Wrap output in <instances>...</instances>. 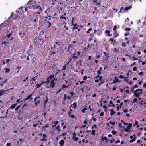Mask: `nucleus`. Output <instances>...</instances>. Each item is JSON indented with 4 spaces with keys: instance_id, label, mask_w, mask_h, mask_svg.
Returning <instances> with one entry per match:
<instances>
[{
    "instance_id": "49",
    "label": "nucleus",
    "mask_w": 146,
    "mask_h": 146,
    "mask_svg": "<svg viewBox=\"0 0 146 146\" xmlns=\"http://www.w3.org/2000/svg\"><path fill=\"white\" fill-rule=\"evenodd\" d=\"M117 28V26L116 25H115L114 26L113 28V30L114 31L115 33H116V29Z\"/></svg>"
},
{
    "instance_id": "39",
    "label": "nucleus",
    "mask_w": 146,
    "mask_h": 146,
    "mask_svg": "<svg viewBox=\"0 0 146 146\" xmlns=\"http://www.w3.org/2000/svg\"><path fill=\"white\" fill-rule=\"evenodd\" d=\"M92 30V28H90L89 29H88L86 31V33L88 34L89 33H90V31H91Z\"/></svg>"
},
{
    "instance_id": "24",
    "label": "nucleus",
    "mask_w": 146,
    "mask_h": 146,
    "mask_svg": "<svg viewBox=\"0 0 146 146\" xmlns=\"http://www.w3.org/2000/svg\"><path fill=\"white\" fill-rule=\"evenodd\" d=\"M102 70V68L101 67H100V68L99 69V70H98L97 72V73L98 74H101V71Z\"/></svg>"
},
{
    "instance_id": "58",
    "label": "nucleus",
    "mask_w": 146,
    "mask_h": 146,
    "mask_svg": "<svg viewBox=\"0 0 146 146\" xmlns=\"http://www.w3.org/2000/svg\"><path fill=\"white\" fill-rule=\"evenodd\" d=\"M109 123L110 124H112L113 125H115V122H112L111 121H110L109 122Z\"/></svg>"
},
{
    "instance_id": "22",
    "label": "nucleus",
    "mask_w": 146,
    "mask_h": 146,
    "mask_svg": "<svg viewBox=\"0 0 146 146\" xmlns=\"http://www.w3.org/2000/svg\"><path fill=\"white\" fill-rule=\"evenodd\" d=\"M119 35V34L118 33H117L116 32L115 33H115H114L113 36L114 38H116L118 37Z\"/></svg>"
},
{
    "instance_id": "32",
    "label": "nucleus",
    "mask_w": 146,
    "mask_h": 146,
    "mask_svg": "<svg viewBox=\"0 0 146 146\" xmlns=\"http://www.w3.org/2000/svg\"><path fill=\"white\" fill-rule=\"evenodd\" d=\"M87 110V108L86 107H84L82 110V112L83 113H84L86 110Z\"/></svg>"
},
{
    "instance_id": "64",
    "label": "nucleus",
    "mask_w": 146,
    "mask_h": 146,
    "mask_svg": "<svg viewBox=\"0 0 146 146\" xmlns=\"http://www.w3.org/2000/svg\"><path fill=\"white\" fill-rule=\"evenodd\" d=\"M137 70V68L136 67H134L133 69V71H135Z\"/></svg>"
},
{
    "instance_id": "54",
    "label": "nucleus",
    "mask_w": 146,
    "mask_h": 146,
    "mask_svg": "<svg viewBox=\"0 0 146 146\" xmlns=\"http://www.w3.org/2000/svg\"><path fill=\"white\" fill-rule=\"evenodd\" d=\"M105 33H106L108 34V35H109V34L110 33V31L109 30H106L105 31Z\"/></svg>"
},
{
    "instance_id": "18",
    "label": "nucleus",
    "mask_w": 146,
    "mask_h": 146,
    "mask_svg": "<svg viewBox=\"0 0 146 146\" xmlns=\"http://www.w3.org/2000/svg\"><path fill=\"white\" fill-rule=\"evenodd\" d=\"M39 41V39H38L37 37H35L33 43H38Z\"/></svg>"
},
{
    "instance_id": "27",
    "label": "nucleus",
    "mask_w": 146,
    "mask_h": 146,
    "mask_svg": "<svg viewBox=\"0 0 146 146\" xmlns=\"http://www.w3.org/2000/svg\"><path fill=\"white\" fill-rule=\"evenodd\" d=\"M42 85L41 83L40 84H37L35 86V87L36 88V89H37L38 88H39Z\"/></svg>"
},
{
    "instance_id": "51",
    "label": "nucleus",
    "mask_w": 146,
    "mask_h": 146,
    "mask_svg": "<svg viewBox=\"0 0 146 146\" xmlns=\"http://www.w3.org/2000/svg\"><path fill=\"white\" fill-rule=\"evenodd\" d=\"M111 133H112V134L113 135H115L117 133L116 131H114V130L112 131Z\"/></svg>"
},
{
    "instance_id": "6",
    "label": "nucleus",
    "mask_w": 146,
    "mask_h": 146,
    "mask_svg": "<svg viewBox=\"0 0 146 146\" xmlns=\"http://www.w3.org/2000/svg\"><path fill=\"white\" fill-rule=\"evenodd\" d=\"M33 93H31L26 98H25L24 99V102H25L27 100H29V101H30L32 99V96L33 95Z\"/></svg>"
},
{
    "instance_id": "50",
    "label": "nucleus",
    "mask_w": 146,
    "mask_h": 146,
    "mask_svg": "<svg viewBox=\"0 0 146 146\" xmlns=\"http://www.w3.org/2000/svg\"><path fill=\"white\" fill-rule=\"evenodd\" d=\"M124 80L126 82H128V81L129 80V79H128V77H125L124 78Z\"/></svg>"
},
{
    "instance_id": "1",
    "label": "nucleus",
    "mask_w": 146,
    "mask_h": 146,
    "mask_svg": "<svg viewBox=\"0 0 146 146\" xmlns=\"http://www.w3.org/2000/svg\"><path fill=\"white\" fill-rule=\"evenodd\" d=\"M27 4L28 8L30 9L35 10L37 9L39 11H42V8L36 0H30Z\"/></svg>"
},
{
    "instance_id": "11",
    "label": "nucleus",
    "mask_w": 146,
    "mask_h": 146,
    "mask_svg": "<svg viewBox=\"0 0 146 146\" xmlns=\"http://www.w3.org/2000/svg\"><path fill=\"white\" fill-rule=\"evenodd\" d=\"M114 38H110V39L109 41H111L112 42L111 43V44H112L113 46H114L116 42L115 40L114 39Z\"/></svg>"
},
{
    "instance_id": "55",
    "label": "nucleus",
    "mask_w": 146,
    "mask_h": 146,
    "mask_svg": "<svg viewBox=\"0 0 146 146\" xmlns=\"http://www.w3.org/2000/svg\"><path fill=\"white\" fill-rule=\"evenodd\" d=\"M63 68L62 70H66V66L64 65L62 66Z\"/></svg>"
},
{
    "instance_id": "46",
    "label": "nucleus",
    "mask_w": 146,
    "mask_h": 146,
    "mask_svg": "<svg viewBox=\"0 0 146 146\" xmlns=\"http://www.w3.org/2000/svg\"><path fill=\"white\" fill-rule=\"evenodd\" d=\"M78 27H74L73 26L72 27V30H76L77 29H78Z\"/></svg>"
},
{
    "instance_id": "60",
    "label": "nucleus",
    "mask_w": 146,
    "mask_h": 146,
    "mask_svg": "<svg viewBox=\"0 0 146 146\" xmlns=\"http://www.w3.org/2000/svg\"><path fill=\"white\" fill-rule=\"evenodd\" d=\"M73 25L74 27H75V26L76 27H78L79 26V25L77 23L74 24H73Z\"/></svg>"
},
{
    "instance_id": "63",
    "label": "nucleus",
    "mask_w": 146,
    "mask_h": 146,
    "mask_svg": "<svg viewBox=\"0 0 146 146\" xmlns=\"http://www.w3.org/2000/svg\"><path fill=\"white\" fill-rule=\"evenodd\" d=\"M96 125L94 124L93 126H92L91 127V129H93L94 128H96Z\"/></svg>"
},
{
    "instance_id": "38",
    "label": "nucleus",
    "mask_w": 146,
    "mask_h": 146,
    "mask_svg": "<svg viewBox=\"0 0 146 146\" xmlns=\"http://www.w3.org/2000/svg\"><path fill=\"white\" fill-rule=\"evenodd\" d=\"M21 106V105H19L15 109V111H17L20 108Z\"/></svg>"
},
{
    "instance_id": "41",
    "label": "nucleus",
    "mask_w": 146,
    "mask_h": 146,
    "mask_svg": "<svg viewBox=\"0 0 146 146\" xmlns=\"http://www.w3.org/2000/svg\"><path fill=\"white\" fill-rule=\"evenodd\" d=\"M138 122L136 121H135V124H134L133 125L134 126H135L136 125H137V127H139V125H138Z\"/></svg>"
},
{
    "instance_id": "29",
    "label": "nucleus",
    "mask_w": 146,
    "mask_h": 146,
    "mask_svg": "<svg viewBox=\"0 0 146 146\" xmlns=\"http://www.w3.org/2000/svg\"><path fill=\"white\" fill-rule=\"evenodd\" d=\"M131 6H129V7H127V6L125 8V9H124V10H126V11H127L129 9H130V8H131Z\"/></svg>"
},
{
    "instance_id": "14",
    "label": "nucleus",
    "mask_w": 146,
    "mask_h": 146,
    "mask_svg": "<svg viewBox=\"0 0 146 146\" xmlns=\"http://www.w3.org/2000/svg\"><path fill=\"white\" fill-rule=\"evenodd\" d=\"M72 108H73L74 109H75L77 107V103L76 102H74L72 104H71L70 106Z\"/></svg>"
},
{
    "instance_id": "23",
    "label": "nucleus",
    "mask_w": 146,
    "mask_h": 146,
    "mask_svg": "<svg viewBox=\"0 0 146 146\" xmlns=\"http://www.w3.org/2000/svg\"><path fill=\"white\" fill-rule=\"evenodd\" d=\"M110 111L111 112L110 113V115L111 116H112L115 113L113 109H110Z\"/></svg>"
},
{
    "instance_id": "26",
    "label": "nucleus",
    "mask_w": 146,
    "mask_h": 146,
    "mask_svg": "<svg viewBox=\"0 0 146 146\" xmlns=\"http://www.w3.org/2000/svg\"><path fill=\"white\" fill-rule=\"evenodd\" d=\"M132 125L131 123H129L128 125V126H127V128L128 129H130L131 127H132Z\"/></svg>"
},
{
    "instance_id": "15",
    "label": "nucleus",
    "mask_w": 146,
    "mask_h": 146,
    "mask_svg": "<svg viewBox=\"0 0 146 146\" xmlns=\"http://www.w3.org/2000/svg\"><path fill=\"white\" fill-rule=\"evenodd\" d=\"M101 138L102 140L101 141H103L105 140L106 142H107L109 141V139H107V138L106 137H103L102 136L101 137Z\"/></svg>"
},
{
    "instance_id": "21",
    "label": "nucleus",
    "mask_w": 146,
    "mask_h": 146,
    "mask_svg": "<svg viewBox=\"0 0 146 146\" xmlns=\"http://www.w3.org/2000/svg\"><path fill=\"white\" fill-rule=\"evenodd\" d=\"M46 100H44V103L43 104L44 105V106H45L46 105L48 101V98L47 97V96H46Z\"/></svg>"
},
{
    "instance_id": "48",
    "label": "nucleus",
    "mask_w": 146,
    "mask_h": 146,
    "mask_svg": "<svg viewBox=\"0 0 146 146\" xmlns=\"http://www.w3.org/2000/svg\"><path fill=\"white\" fill-rule=\"evenodd\" d=\"M56 1V0H52V4L54 5H55Z\"/></svg>"
},
{
    "instance_id": "36",
    "label": "nucleus",
    "mask_w": 146,
    "mask_h": 146,
    "mask_svg": "<svg viewBox=\"0 0 146 146\" xmlns=\"http://www.w3.org/2000/svg\"><path fill=\"white\" fill-rule=\"evenodd\" d=\"M67 94H65L64 95V97L63 98L64 100L65 101L66 100V98H67Z\"/></svg>"
},
{
    "instance_id": "16",
    "label": "nucleus",
    "mask_w": 146,
    "mask_h": 146,
    "mask_svg": "<svg viewBox=\"0 0 146 146\" xmlns=\"http://www.w3.org/2000/svg\"><path fill=\"white\" fill-rule=\"evenodd\" d=\"M54 77V74L50 75L47 78V80L50 81Z\"/></svg>"
},
{
    "instance_id": "30",
    "label": "nucleus",
    "mask_w": 146,
    "mask_h": 146,
    "mask_svg": "<svg viewBox=\"0 0 146 146\" xmlns=\"http://www.w3.org/2000/svg\"><path fill=\"white\" fill-rule=\"evenodd\" d=\"M82 61L81 59L78 60V62L77 63V64H79L80 66H81L82 65Z\"/></svg>"
},
{
    "instance_id": "2",
    "label": "nucleus",
    "mask_w": 146,
    "mask_h": 146,
    "mask_svg": "<svg viewBox=\"0 0 146 146\" xmlns=\"http://www.w3.org/2000/svg\"><path fill=\"white\" fill-rule=\"evenodd\" d=\"M142 90L141 89H137L133 92L134 95L137 98H138L141 94H142L141 92Z\"/></svg>"
},
{
    "instance_id": "34",
    "label": "nucleus",
    "mask_w": 146,
    "mask_h": 146,
    "mask_svg": "<svg viewBox=\"0 0 146 146\" xmlns=\"http://www.w3.org/2000/svg\"><path fill=\"white\" fill-rule=\"evenodd\" d=\"M96 131L95 130H92L91 132V135H94L95 134Z\"/></svg>"
},
{
    "instance_id": "53",
    "label": "nucleus",
    "mask_w": 146,
    "mask_h": 146,
    "mask_svg": "<svg viewBox=\"0 0 146 146\" xmlns=\"http://www.w3.org/2000/svg\"><path fill=\"white\" fill-rule=\"evenodd\" d=\"M36 77H33L31 78V80L33 81H35L36 80Z\"/></svg>"
},
{
    "instance_id": "25",
    "label": "nucleus",
    "mask_w": 146,
    "mask_h": 146,
    "mask_svg": "<svg viewBox=\"0 0 146 146\" xmlns=\"http://www.w3.org/2000/svg\"><path fill=\"white\" fill-rule=\"evenodd\" d=\"M133 136H134V137L133 139H132L131 140L129 141V142L130 143H132V142H133V141H134L135 140V139H136V137H135V135H134V134H133Z\"/></svg>"
},
{
    "instance_id": "3",
    "label": "nucleus",
    "mask_w": 146,
    "mask_h": 146,
    "mask_svg": "<svg viewBox=\"0 0 146 146\" xmlns=\"http://www.w3.org/2000/svg\"><path fill=\"white\" fill-rule=\"evenodd\" d=\"M76 50L74 52V53L72 54L71 57L69 58V60H68V62H70L72 58H74L75 60H76L78 58V57L77 56H76Z\"/></svg>"
},
{
    "instance_id": "37",
    "label": "nucleus",
    "mask_w": 146,
    "mask_h": 146,
    "mask_svg": "<svg viewBox=\"0 0 146 146\" xmlns=\"http://www.w3.org/2000/svg\"><path fill=\"white\" fill-rule=\"evenodd\" d=\"M4 69L5 70V73H9L10 71V69L9 68H5Z\"/></svg>"
},
{
    "instance_id": "8",
    "label": "nucleus",
    "mask_w": 146,
    "mask_h": 146,
    "mask_svg": "<svg viewBox=\"0 0 146 146\" xmlns=\"http://www.w3.org/2000/svg\"><path fill=\"white\" fill-rule=\"evenodd\" d=\"M101 0H93V3L95 4L99 7L100 4Z\"/></svg>"
},
{
    "instance_id": "40",
    "label": "nucleus",
    "mask_w": 146,
    "mask_h": 146,
    "mask_svg": "<svg viewBox=\"0 0 146 146\" xmlns=\"http://www.w3.org/2000/svg\"><path fill=\"white\" fill-rule=\"evenodd\" d=\"M126 43H125V42H123L122 43L121 45L122 47H124L126 46Z\"/></svg>"
},
{
    "instance_id": "9",
    "label": "nucleus",
    "mask_w": 146,
    "mask_h": 146,
    "mask_svg": "<svg viewBox=\"0 0 146 146\" xmlns=\"http://www.w3.org/2000/svg\"><path fill=\"white\" fill-rule=\"evenodd\" d=\"M7 80V79H5L4 80H3V78L2 77L0 78V86H3V84L6 82Z\"/></svg>"
},
{
    "instance_id": "61",
    "label": "nucleus",
    "mask_w": 146,
    "mask_h": 146,
    "mask_svg": "<svg viewBox=\"0 0 146 146\" xmlns=\"http://www.w3.org/2000/svg\"><path fill=\"white\" fill-rule=\"evenodd\" d=\"M66 87V85L64 84H63L62 85V86L61 88L64 89Z\"/></svg>"
},
{
    "instance_id": "44",
    "label": "nucleus",
    "mask_w": 146,
    "mask_h": 146,
    "mask_svg": "<svg viewBox=\"0 0 146 146\" xmlns=\"http://www.w3.org/2000/svg\"><path fill=\"white\" fill-rule=\"evenodd\" d=\"M47 140V139L46 138L43 137V138L40 140V141H45Z\"/></svg>"
},
{
    "instance_id": "62",
    "label": "nucleus",
    "mask_w": 146,
    "mask_h": 146,
    "mask_svg": "<svg viewBox=\"0 0 146 146\" xmlns=\"http://www.w3.org/2000/svg\"><path fill=\"white\" fill-rule=\"evenodd\" d=\"M87 76H85L83 77V80H86L87 79Z\"/></svg>"
},
{
    "instance_id": "4",
    "label": "nucleus",
    "mask_w": 146,
    "mask_h": 146,
    "mask_svg": "<svg viewBox=\"0 0 146 146\" xmlns=\"http://www.w3.org/2000/svg\"><path fill=\"white\" fill-rule=\"evenodd\" d=\"M57 45L56 44H54L53 47H51V50L50 52V55L56 53V52L54 51V49H57Z\"/></svg>"
},
{
    "instance_id": "13",
    "label": "nucleus",
    "mask_w": 146,
    "mask_h": 146,
    "mask_svg": "<svg viewBox=\"0 0 146 146\" xmlns=\"http://www.w3.org/2000/svg\"><path fill=\"white\" fill-rule=\"evenodd\" d=\"M118 82H120V81H118V79L117 77H115V78L112 81V83L113 84H115Z\"/></svg>"
},
{
    "instance_id": "57",
    "label": "nucleus",
    "mask_w": 146,
    "mask_h": 146,
    "mask_svg": "<svg viewBox=\"0 0 146 146\" xmlns=\"http://www.w3.org/2000/svg\"><path fill=\"white\" fill-rule=\"evenodd\" d=\"M138 100L136 98H134L133 100V103H135L136 102H137Z\"/></svg>"
},
{
    "instance_id": "31",
    "label": "nucleus",
    "mask_w": 146,
    "mask_h": 146,
    "mask_svg": "<svg viewBox=\"0 0 146 146\" xmlns=\"http://www.w3.org/2000/svg\"><path fill=\"white\" fill-rule=\"evenodd\" d=\"M46 127L49 128V126L48 124L46 125L45 126H44L42 127L43 130L46 131L45 129V128Z\"/></svg>"
},
{
    "instance_id": "45",
    "label": "nucleus",
    "mask_w": 146,
    "mask_h": 146,
    "mask_svg": "<svg viewBox=\"0 0 146 146\" xmlns=\"http://www.w3.org/2000/svg\"><path fill=\"white\" fill-rule=\"evenodd\" d=\"M73 46V45L72 44H71L70 45H69L68 47V50L69 49H70V48L71 47H72Z\"/></svg>"
},
{
    "instance_id": "5",
    "label": "nucleus",
    "mask_w": 146,
    "mask_h": 146,
    "mask_svg": "<svg viewBox=\"0 0 146 146\" xmlns=\"http://www.w3.org/2000/svg\"><path fill=\"white\" fill-rule=\"evenodd\" d=\"M40 98V96H38V97H36L35 98L34 100V101L35 102V106H36L38 105L39 104L40 100H38V99Z\"/></svg>"
},
{
    "instance_id": "17",
    "label": "nucleus",
    "mask_w": 146,
    "mask_h": 146,
    "mask_svg": "<svg viewBox=\"0 0 146 146\" xmlns=\"http://www.w3.org/2000/svg\"><path fill=\"white\" fill-rule=\"evenodd\" d=\"M7 91L6 90H3V89L0 90V97L1 96L3 95L5 92Z\"/></svg>"
},
{
    "instance_id": "20",
    "label": "nucleus",
    "mask_w": 146,
    "mask_h": 146,
    "mask_svg": "<svg viewBox=\"0 0 146 146\" xmlns=\"http://www.w3.org/2000/svg\"><path fill=\"white\" fill-rule=\"evenodd\" d=\"M17 105V103H16L12 105L11 107L8 109H13L15 108L16 106V105Z\"/></svg>"
},
{
    "instance_id": "19",
    "label": "nucleus",
    "mask_w": 146,
    "mask_h": 146,
    "mask_svg": "<svg viewBox=\"0 0 146 146\" xmlns=\"http://www.w3.org/2000/svg\"><path fill=\"white\" fill-rule=\"evenodd\" d=\"M46 26L48 28H49L51 25V23L50 22H45Z\"/></svg>"
},
{
    "instance_id": "10",
    "label": "nucleus",
    "mask_w": 146,
    "mask_h": 146,
    "mask_svg": "<svg viewBox=\"0 0 146 146\" xmlns=\"http://www.w3.org/2000/svg\"><path fill=\"white\" fill-rule=\"evenodd\" d=\"M55 83L53 80H51L50 84V88H53L55 86Z\"/></svg>"
},
{
    "instance_id": "33",
    "label": "nucleus",
    "mask_w": 146,
    "mask_h": 146,
    "mask_svg": "<svg viewBox=\"0 0 146 146\" xmlns=\"http://www.w3.org/2000/svg\"><path fill=\"white\" fill-rule=\"evenodd\" d=\"M104 55L107 56V59H108L109 57V54L108 53H106L105 52H104Z\"/></svg>"
},
{
    "instance_id": "47",
    "label": "nucleus",
    "mask_w": 146,
    "mask_h": 146,
    "mask_svg": "<svg viewBox=\"0 0 146 146\" xmlns=\"http://www.w3.org/2000/svg\"><path fill=\"white\" fill-rule=\"evenodd\" d=\"M63 15L61 16L60 17V19H63L66 20V18L65 17L63 16Z\"/></svg>"
},
{
    "instance_id": "12",
    "label": "nucleus",
    "mask_w": 146,
    "mask_h": 146,
    "mask_svg": "<svg viewBox=\"0 0 146 146\" xmlns=\"http://www.w3.org/2000/svg\"><path fill=\"white\" fill-rule=\"evenodd\" d=\"M73 134V139L75 141H77L78 140V138L77 137H76V134L75 133H74L72 134Z\"/></svg>"
},
{
    "instance_id": "52",
    "label": "nucleus",
    "mask_w": 146,
    "mask_h": 146,
    "mask_svg": "<svg viewBox=\"0 0 146 146\" xmlns=\"http://www.w3.org/2000/svg\"><path fill=\"white\" fill-rule=\"evenodd\" d=\"M55 44H56L57 45H60L61 44V43L60 42H56Z\"/></svg>"
},
{
    "instance_id": "35",
    "label": "nucleus",
    "mask_w": 146,
    "mask_h": 146,
    "mask_svg": "<svg viewBox=\"0 0 146 146\" xmlns=\"http://www.w3.org/2000/svg\"><path fill=\"white\" fill-rule=\"evenodd\" d=\"M125 40H127V41L126 42V44H129V41L128 40V38L127 37L125 38Z\"/></svg>"
},
{
    "instance_id": "7",
    "label": "nucleus",
    "mask_w": 146,
    "mask_h": 146,
    "mask_svg": "<svg viewBox=\"0 0 146 146\" xmlns=\"http://www.w3.org/2000/svg\"><path fill=\"white\" fill-rule=\"evenodd\" d=\"M52 16L47 15V16L44 17V23L50 22L49 21L51 20Z\"/></svg>"
},
{
    "instance_id": "43",
    "label": "nucleus",
    "mask_w": 146,
    "mask_h": 146,
    "mask_svg": "<svg viewBox=\"0 0 146 146\" xmlns=\"http://www.w3.org/2000/svg\"><path fill=\"white\" fill-rule=\"evenodd\" d=\"M80 54V51H76V56H77L78 57V56H79Z\"/></svg>"
},
{
    "instance_id": "42",
    "label": "nucleus",
    "mask_w": 146,
    "mask_h": 146,
    "mask_svg": "<svg viewBox=\"0 0 146 146\" xmlns=\"http://www.w3.org/2000/svg\"><path fill=\"white\" fill-rule=\"evenodd\" d=\"M140 104L141 105H144L145 104H146V103H145V102H143V101L142 100H141V102H140Z\"/></svg>"
},
{
    "instance_id": "59",
    "label": "nucleus",
    "mask_w": 146,
    "mask_h": 146,
    "mask_svg": "<svg viewBox=\"0 0 146 146\" xmlns=\"http://www.w3.org/2000/svg\"><path fill=\"white\" fill-rule=\"evenodd\" d=\"M11 35H12V33H9V34H8L7 35V37L8 38H9L11 36Z\"/></svg>"
},
{
    "instance_id": "56",
    "label": "nucleus",
    "mask_w": 146,
    "mask_h": 146,
    "mask_svg": "<svg viewBox=\"0 0 146 146\" xmlns=\"http://www.w3.org/2000/svg\"><path fill=\"white\" fill-rule=\"evenodd\" d=\"M130 30H131V28H125V31H126L127 30L129 31Z\"/></svg>"
},
{
    "instance_id": "28",
    "label": "nucleus",
    "mask_w": 146,
    "mask_h": 146,
    "mask_svg": "<svg viewBox=\"0 0 146 146\" xmlns=\"http://www.w3.org/2000/svg\"><path fill=\"white\" fill-rule=\"evenodd\" d=\"M60 145H64V141L63 139L61 140L59 142Z\"/></svg>"
}]
</instances>
